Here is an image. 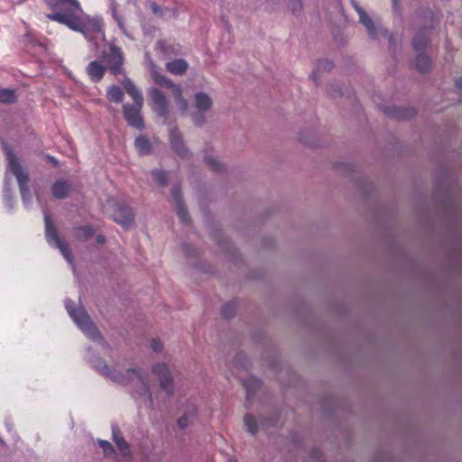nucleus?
<instances>
[{"mask_svg": "<svg viewBox=\"0 0 462 462\" xmlns=\"http://www.w3.org/2000/svg\"><path fill=\"white\" fill-rule=\"evenodd\" d=\"M51 13L46 17L88 37L101 31L99 23L87 15L79 0H45Z\"/></svg>", "mask_w": 462, "mask_h": 462, "instance_id": "1", "label": "nucleus"}, {"mask_svg": "<svg viewBox=\"0 0 462 462\" xmlns=\"http://www.w3.org/2000/svg\"><path fill=\"white\" fill-rule=\"evenodd\" d=\"M3 146L7 156L8 168L17 179L22 199L23 202H28L31 199L28 185L30 180L29 176L23 171L21 164L12 151L9 149L8 145L5 143H3Z\"/></svg>", "mask_w": 462, "mask_h": 462, "instance_id": "2", "label": "nucleus"}, {"mask_svg": "<svg viewBox=\"0 0 462 462\" xmlns=\"http://www.w3.org/2000/svg\"><path fill=\"white\" fill-rule=\"evenodd\" d=\"M65 306L69 316L85 334L93 339L100 336L97 328L83 308L77 307L70 300H66Z\"/></svg>", "mask_w": 462, "mask_h": 462, "instance_id": "3", "label": "nucleus"}, {"mask_svg": "<svg viewBox=\"0 0 462 462\" xmlns=\"http://www.w3.org/2000/svg\"><path fill=\"white\" fill-rule=\"evenodd\" d=\"M154 81L156 84L164 86L171 89L173 97L175 102L181 112H186L188 109V102L182 97V89L180 85L174 84L171 79H167L165 76L157 75L154 78Z\"/></svg>", "mask_w": 462, "mask_h": 462, "instance_id": "4", "label": "nucleus"}, {"mask_svg": "<svg viewBox=\"0 0 462 462\" xmlns=\"http://www.w3.org/2000/svg\"><path fill=\"white\" fill-rule=\"evenodd\" d=\"M114 210L112 218L115 222L120 224L125 228H128L134 222V215L132 208L125 204H113Z\"/></svg>", "mask_w": 462, "mask_h": 462, "instance_id": "5", "label": "nucleus"}, {"mask_svg": "<svg viewBox=\"0 0 462 462\" xmlns=\"http://www.w3.org/2000/svg\"><path fill=\"white\" fill-rule=\"evenodd\" d=\"M106 62L111 74L116 76L122 73L124 55L121 49L116 45H111L109 53L106 57Z\"/></svg>", "mask_w": 462, "mask_h": 462, "instance_id": "6", "label": "nucleus"}, {"mask_svg": "<svg viewBox=\"0 0 462 462\" xmlns=\"http://www.w3.org/2000/svg\"><path fill=\"white\" fill-rule=\"evenodd\" d=\"M142 107L143 106H139L135 104H125L123 106V113L127 124L137 129H143L144 127V122L141 115Z\"/></svg>", "mask_w": 462, "mask_h": 462, "instance_id": "7", "label": "nucleus"}, {"mask_svg": "<svg viewBox=\"0 0 462 462\" xmlns=\"http://www.w3.org/2000/svg\"><path fill=\"white\" fill-rule=\"evenodd\" d=\"M149 94L152 103V106L153 111L161 117H167L168 102L164 94L155 88H152Z\"/></svg>", "mask_w": 462, "mask_h": 462, "instance_id": "8", "label": "nucleus"}, {"mask_svg": "<svg viewBox=\"0 0 462 462\" xmlns=\"http://www.w3.org/2000/svg\"><path fill=\"white\" fill-rule=\"evenodd\" d=\"M170 142L172 149L181 159H188L190 156L189 151L186 148L181 134L177 128L170 132Z\"/></svg>", "mask_w": 462, "mask_h": 462, "instance_id": "9", "label": "nucleus"}, {"mask_svg": "<svg viewBox=\"0 0 462 462\" xmlns=\"http://www.w3.org/2000/svg\"><path fill=\"white\" fill-rule=\"evenodd\" d=\"M44 223H45V236L47 242L51 244H57L59 241L62 240V238L60 237L57 228L54 225V223L51 220V216L47 211L44 212Z\"/></svg>", "mask_w": 462, "mask_h": 462, "instance_id": "10", "label": "nucleus"}, {"mask_svg": "<svg viewBox=\"0 0 462 462\" xmlns=\"http://www.w3.org/2000/svg\"><path fill=\"white\" fill-rule=\"evenodd\" d=\"M87 72L92 81L98 82L103 79L106 68L99 61L94 60L88 65Z\"/></svg>", "mask_w": 462, "mask_h": 462, "instance_id": "11", "label": "nucleus"}, {"mask_svg": "<svg viewBox=\"0 0 462 462\" xmlns=\"http://www.w3.org/2000/svg\"><path fill=\"white\" fill-rule=\"evenodd\" d=\"M430 30L421 29L420 30L412 41V47L417 52L422 51L430 42Z\"/></svg>", "mask_w": 462, "mask_h": 462, "instance_id": "12", "label": "nucleus"}, {"mask_svg": "<svg viewBox=\"0 0 462 462\" xmlns=\"http://www.w3.org/2000/svg\"><path fill=\"white\" fill-rule=\"evenodd\" d=\"M112 436L113 440L117 446L118 449L121 451L123 455H126L130 452L129 444L126 442L125 438L123 437L120 429L114 425L112 427Z\"/></svg>", "mask_w": 462, "mask_h": 462, "instance_id": "13", "label": "nucleus"}, {"mask_svg": "<svg viewBox=\"0 0 462 462\" xmlns=\"http://www.w3.org/2000/svg\"><path fill=\"white\" fill-rule=\"evenodd\" d=\"M354 7L356 11L359 14L360 22L365 26L367 29L368 34L370 37L374 38L375 37V27L372 21V19L367 15V14L356 4H354Z\"/></svg>", "mask_w": 462, "mask_h": 462, "instance_id": "14", "label": "nucleus"}, {"mask_svg": "<svg viewBox=\"0 0 462 462\" xmlns=\"http://www.w3.org/2000/svg\"><path fill=\"white\" fill-rule=\"evenodd\" d=\"M70 191V185L65 180H57L51 187V193L56 199H65Z\"/></svg>", "mask_w": 462, "mask_h": 462, "instance_id": "15", "label": "nucleus"}, {"mask_svg": "<svg viewBox=\"0 0 462 462\" xmlns=\"http://www.w3.org/2000/svg\"><path fill=\"white\" fill-rule=\"evenodd\" d=\"M243 385L245 386L247 393V400H250L254 392L257 391L262 386V382L258 377H245L243 382Z\"/></svg>", "mask_w": 462, "mask_h": 462, "instance_id": "16", "label": "nucleus"}, {"mask_svg": "<svg viewBox=\"0 0 462 462\" xmlns=\"http://www.w3.org/2000/svg\"><path fill=\"white\" fill-rule=\"evenodd\" d=\"M188 63L183 59H176L166 64L168 71L174 75H182L188 69Z\"/></svg>", "mask_w": 462, "mask_h": 462, "instance_id": "17", "label": "nucleus"}, {"mask_svg": "<svg viewBox=\"0 0 462 462\" xmlns=\"http://www.w3.org/2000/svg\"><path fill=\"white\" fill-rule=\"evenodd\" d=\"M124 87L127 94L133 98L134 104L143 106V97L136 86L131 80H126Z\"/></svg>", "mask_w": 462, "mask_h": 462, "instance_id": "18", "label": "nucleus"}, {"mask_svg": "<svg viewBox=\"0 0 462 462\" xmlns=\"http://www.w3.org/2000/svg\"><path fill=\"white\" fill-rule=\"evenodd\" d=\"M212 105L211 98L205 93L199 92L195 95V106L199 111H208Z\"/></svg>", "mask_w": 462, "mask_h": 462, "instance_id": "19", "label": "nucleus"}, {"mask_svg": "<svg viewBox=\"0 0 462 462\" xmlns=\"http://www.w3.org/2000/svg\"><path fill=\"white\" fill-rule=\"evenodd\" d=\"M387 116L395 117L397 119H409L415 115V111L412 108H401L394 107L385 111Z\"/></svg>", "mask_w": 462, "mask_h": 462, "instance_id": "20", "label": "nucleus"}, {"mask_svg": "<svg viewBox=\"0 0 462 462\" xmlns=\"http://www.w3.org/2000/svg\"><path fill=\"white\" fill-rule=\"evenodd\" d=\"M74 231L76 238L79 241L88 240L96 232L95 228L90 225L78 226Z\"/></svg>", "mask_w": 462, "mask_h": 462, "instance_id": "21", "label": "nucleus"}, {"mask_svg": "<svg viewBox=\"0 0 462 462\" xmlns=\"http://www.w3.org/2000/svg\"><path fill=\"white\" fill-rule=\"evenodd\" d=\"M414 63L417 70H419L421 73H426L430 71L431 68L430 59L428 56L420 52L418 53Z\"/></svg>", "mask_w": 462, "mask_h": 462, "instance_id": "22", "label": "nucleus"}, {"mask_svg": "<svg viewBox=\"0 0 462 462\" xmlns=\"http://www.w3.org/2000/svg\"><path fill=\"white\" fill-rule=\"evenodd\" d=\"M134 146L141 155L148 154L151 152V143L144 136H138L134 141Z\"/></svg>", "mask_w": 462, "mask_h": 462, "instance_id": "23", "label": "nucleus"}, {"mask_svg": "<svg viewBox=\"0 0 462 462\" xmlns=\"http://www.w3.org/2000/svg\"><path fill=\"white\" fill-rule=\"evenodd\" d=\"M107 98L111 102L120 103L124 98V92L119 86L113 85L107 90Z\"/></svg>", "mask_w": 462, "mask_h": 462, "instance_id": "24", "label": "nucleus"}, {"mask_svg": "<svg viewBox=\"0 0 462 462\" xmlns=\"http://www.w3.org/2000/svg\"><path fill=\"white\" fill-rule=\"evenodd\" d=\"M55 245L59 248L63 257L69 263H73V254L69 248V244L65 240H60L59 243L55 244Z\"/></svg>", "mask_w": 462, "mask_h": 462, "instance_id": "25", "label": "nucleus"}, {"mask_svg": "<svg viewBox=\"0 0 462 462\" xmlns=\"http://www.w3.org/2000/svg\"><path fill=\"white\" fill-rule=\"evenodd\" d=\"M333 66H334L333 63L331 61H329L328 60H319L317 65V68L314 69V71L311 74L312 79L315 82H317L318 81V73L319 71H323V70H330L333 68Z\"/></svg>", "mask_w": 462, "mask_h": 462, "instance_id": "26", "label": "nucleus"}, {"mask_svg": "<svg viewBox=\"0 0 462 462\" xmlns=\"http://www.w3.org/2000/svg\"><path fill=\"white\" fill-rule=\"evenodd\" d=\"M16 100L15 94L13 90L1 89L0 90V102L4 104H12Z\"/></svg>", "mask_w": 462, "mask_h": 462, "instance_id": "27", "label": "nucleus"}, {"mask_svg": "<svg viewBox=\"0 0 462 462\" xmlns=\"http://www.w3.org/2000/svg\"><path fill=\"white\" fill-rule=\"evenodd\" d=\"M236 305L235 302H227L224 304L221 310V315L224 319H231L235 316Z\"/></svg>", "mask_w": 462, "mask_h": 462, "instance_id": "28", "label": "nucleus"}, {"mask_svg": "<svg viewBox=\"0 0 462 462\" xmlns=\"http://www.w3.org/2000/svg\"><path fill=\"white\" fill-rule=\"evenodd\" d=\"M195 417V411H190L189 412L184 413L177 421L180 429L187 428L192 421Z\"/></svg>", "mask_w": 462, "mask_h": 462, "instance_id": "29", "label": "nucleus"}, {"mask_svg": "<svg viewBox=\"0 0 462 462\" xmlns=\"http://www.w3.org/2000/svg\"><path fill=\"white\" fill-rule=\"evenodd\" d=\"M244 421L248 432L253 435L257 432V422L254 417L250 414H246L244 418Z\"/></svg>", "mask_w": 462, "mask_h": 462, "instance_id": "30", "label": "nucleus"}, {"mask_svg": "<svg viewBox=\"0 0 462 462\" xmlns=\"http://www.w3.org/2000/svg\"><path fill=\"white\" fill-rule=\"evenodd\" d=\"M205 162L213 171H221L224 169V165L211 155L206 156Z\"/></svg>", "mask_w": 462, "mask_h": 462, "instance_id": "31", "label": "nucleus"}, {"mask_svg": "<svg viewBox=\"0 0 462 462\" xmlns=\"http://www.w3.org/2000/svg\"><path fill=\"white\" fill-rule=\"evenodd\" d=\"M97 444L103 449L106 457H112L115 454V448L109 441L98 439Z\"/></svg>", "mask_w": 462, "mask_h": 462, "instance_id": "32", "label": "nucleus"}, {"mask_svg": "<svg viewBox=\"0 0 462 462\" xmlns=\"http://www.w3.org/2000/svg\"><path fill=\"white\" fill-rule=\"evenodd\" d=\"M177 215L183 224H189L190 222V217L189 213L184 207V203L176 206Z\"/></svg>", "mask_w": 462, "mask_h": 462, "instance_id": "33", "label": "nucleus"}, {"mask_svg": "<svg viewBox=\"0 0 462 462\" xmlns=\"http://www.w3.org/2000/svg\"><path fill=\"white\" fill-rule=\"evenodd\" d=\"M152 176L159 185H166L168 180V175L165 171L160 170H153L152 171Z\"/></svg>", "mask_w": 462, "mask_h": 462, "instance_id": "34", "label": "nucleus"}, {"mask_svg": "<svg viewBox=\"0 0 462 462\" xmlns=\"http://www.w3.org/2000/svg\"><path fill=\"white\" fill-rule=\"evenodd\" d=\"M154 375H170V370L166 364H157L152 368Z\"/></svg>", "mask_w": 462, "mask_h": 462, "instance_id": "35", "label": "nucleus"}, {"mask_svg": "<svg viewBox=\"0 0 462 462\" xmlns=\"http://www.w3.org/2000/svg\"><path fill=\"white\" fill-rule=\"evenodd\" d=\"M160 384L162 389H163L168 394L172 393V377H162Z\"/></svg>", "mask_w": 462, "mask_h": 462, "instance_id": "36", "label": "nucleus"}, {"mask_svg": "<svg viewBox=\"0 0 462 462\" xmlns=\"http://www.w3.org/2000/svg\"><path fill=\"white\" fill-rule=\"evenodd\" d=\"M171 197H172L176 206L183 203V200L181 198V189H180V186L175 185L171 188Z\"/></svg>", "mask_w": 462, "mask_h": 462, "instance_id": "37", "label": "nucleus"}, {"mask_svg": "<svg viewBox=\"0 0 462 462\" xmlns=\"http://www.w3.org/2000/svg\"><path fill=\"white\" fill-rule=\"evenodd\" d=\"M289 6L294 14H297L301 9V0H288Z\"/></svg>", "mask_w": 462, "mask_h": 462, "instance_id": "38", "label": "nucleus"}, {"mask_svg": "<svg viewBox=\"0 0 462 462\" xmlns=\"http://www.w3.org/2000/svg\"><path fill=\"white\" fill-rule=\"evenodd\" d=\"M151 346L154 352H161L163 348L162 343L159 339H152Z\"/></svg>", "mask_w": 462, "mask_h": 462, "instance_id": "39", "label": "nucleus"}, {"mask_svg": "<svg viewBox=\"0 0 462 462\" xmlns=\"http://www.w3.org/2000/svg\"><path fill=\"white\" fill-rule=\"evenodd\" d=\"M116 22L119 29L123 32V33L126 34V28H125V24L123 17L116 20Z\"/></svg>", "mask_w": 462, "mask_h": 462, "instance_id": "40", "label": "nucleus"}, {"mask_svg": "<svg viewBox=\"0 0 462 462\" xmlns=\"http://www.w3.org/2000/svg\"><path fill=\"white\" fill-rule=\"evenodd\" d=\"M455 84H456V88L461 91V93L459 95H460L461 100H462V77L457 78L455 81Z\"/></svg>", "mask_w": 462, "mask_h": 462, "instance_id": "41", "label": "nucleus"}, {"mask_svg": "<svg viewBox=\"0 0 462 462\" xmlns=\"http://www.w3.org/2000/svg\"><path fill=\"white\" fill-rule=\"evenodd\" d=\"M193 121L196 125H200L204 122V116H194Z\"/></svg>", "mask_w": 462, "mask_h": 462, "instance_id": "42", "label": "nucleus"}, {"mask_svg": "<svg viewBox=\"0 0 462 462\" xmlns=\"http://www.w3.org/2000/svg\"><path fill=\"white\" fill-rule=\"evenodd\" d=\"M96 240L100 245H103L106 243V237L103 235L97 236Z\"/></svg>", "mask_w": 462, "mask_h": 462, "instance_id": "43", "label": "nucleus"}, {"mask_svg": "<svg viewBox=\"0 0 462 462\" xmlns=\"http://www.w3.org/2000/svg\"><path fill=\"white\" fill-rule=\"evenodd\" d=\"M46 158H47V160H48L50 162H51L54 166H58V161H57L54 157H52V156H51V155H46Z\"/></svg>", "mask_w": 462, "mask_h": 462, "instance_id": "44", "label": "nucleus"}, {"mask_svg": "<svg viewBox=\"0 0 462 462\" xmlns=\"http://www.w3.org/2000/svg\"><path fill=\"white\" fill-rule=\"evenodd\" d=\"M112 15L115 20L122 18V16L117 13L116 8L114 7L112 10Z\"/></svg>", "mask_w": 462, "mask_h": 462, "instance_id": "45", "label": "nucleus"}, {"mask_svg": "<svg viewBox=\"0 0 462 462\" xmlns=\"http://www.w3.org/2000/svg\"><path fill=\"white\" fill-rule=\"evenodd\" d=\"M136 379H137V383H143V382L142 380L143 377H136Z\"/></svg>", "mask_w": 462, "mask_h": 462, "instance_id": "46", "label": "nucleus"}, {"mask_svg": "<svg viewBox=\"0 0 462 462\" xmlns=\"http://www.w3.org/2000/svg\"><path fill=\"white\" fill-rule=\"evenodd\" d=\"M149 393L148 389H147V388H144L143 394H146V393Z\"/></svg>", "mask_w": 462, "mask_h": 462, "instance_id": "47", "label": "nucleus"}, {"mask_svg": "<svg viewBox=\"0 0 462 462\" xmlns=\"http://www.w3.org/2000/svg\"><path fill=\"white\" fill-rule=\"evenodd\" d=\"M159 45L162 48L163 42H162V41H161V42H159Z\"/></svg>", "mask_w": 462, "mask_h": 462, "instance_id": "48", "label": "nucleus"}, {"mask_svg": "<svg viewBox=\"0 0 462 462\" xmlns=\"http://www.w3.org/2000/svg\"><path fill=\"white\" fill-rule=\"evenodd\" d=\"M132 372L134 373V375H138L135 370H132Z\"/></svg>", "mask_w": 462, "mask_h": 462, "instance_id": "49", "label": "nucleus"}, {"mask_svg": "<svg viewBox=\"0 0 462 462\" xmlns=\"http://www.w3.org/2000/svg\"><path fill=\"white\" fill-rule=\"evenodd\" d=\"M393 2L394 5L397 4V0H393Z\"/></svg>", "mask_w": 462, "mask_h": 462, "instance_id": "50", "label": "nucleus"}, {"mask_svg": "<svg viewBox=\"0 0 462 462\" xmlns=\"http://www.w3.org/2000/svg\"><path fill=\"white\" fill-rule=\"evenodd\" d=\"M105 369H106V372H108L107 365H105Z\"/></svg>", "mask_w": 462, "mask_h": 462, "instance_id": "51", "label": "nucleus"}]
</instances>
